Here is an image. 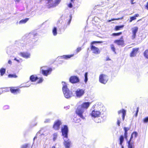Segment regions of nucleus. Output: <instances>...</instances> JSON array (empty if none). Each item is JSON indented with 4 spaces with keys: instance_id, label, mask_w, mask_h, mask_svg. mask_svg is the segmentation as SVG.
Here are the masks:
<instances>
[{
    "instance_id": "obj_1",
    "label": "nucleus",
    "mask_w": 148,
    "mask_h": 148,
    "mask_svg": "<svg viewBox=\"0 0 148 148\" xmlns=\"http://www.w3.org/2000/svg\"><path fill=\"white\" fill-rule=\"evenodd\" d=\"M130 128L129 127H123V130L124 131V137L123 135H121L120 136L119 140V144L121 146L122 148H123V147L122 145L124 141V137L126 140H127V131L129 130Z\"/></svg>"
},
{
    "instance_id": "obj_2",
    "label": "nucleus",
    "mask_w": 148,
    "mask_h": 148,
    "mask_svg": "<svg viewBox=\"0 0 148 148\" xmlns=\"http://www.w3.org/2000/svg\"><path fill=\"white\" fill-rule=\"evenodd\" d=\"M133 135H134L136 138L138 135V134L136 132H134L131 134L129 140L127 142L128 144V148H134V142L132 140L133 138Z\"/></svg>"
},
{
    "instance_id": "obj_3",
    "label": "nucleus",
    "mask_w": 148,
    "mask_h": 148,
    "mask_svg": "<svg viewBox=\"0 0 148 148\" xmlns=\"http://www.w3.org/2000/svg\"><path fill=\"white\" fill-rule=\"evenodd\" d=\"M94 109L93 110L90 115L92 117L96 118L100 117L101 115V112L97 110V107L96 105L93 106Z\"/></svg>"
},
{
    "instance_id": "obj_4",
    "label": "nucleus",
    "mask_w": 148,
    "mask_h": 148,
    "mask_svg": "<svg viewBox=\"0 0 148 148\" xmlns=\"http://www.w3.org/2000/svg\"><path fill=\"white\" fill-rule=\"evenodd\" d=\"M62 89L64 96L66 98H69L72 96V93L69 90L66 84L63 86Z\"/></svg>"
},
{
    "instance_id": "obj_5",
    "label": "nucleus",
    "mask_w": 148,
    "mask_h": 148,
    "mask_svg": "<svg viewBox=\"0 0 148 148\" xmlns=\"http://www.w3.org/2000/svg\"><path fill=\"white\" fill-rule=\"evenodd\" d=\"M61 132L62 134V136H63L64 138H68L69 129L67 125H64L61 128Z\"/></svg>"
},
{
    "instance_id": "obj_6",
    "label": "nucleus",
    "mask_w": 148,
    "mask_h": 148,
    "mask_svg": "<svg viewBox=\"0 0 148 148\" xmlns=\"http://www.w3.org/2000/svg\"><path fill=\"white\" fill-rule=\"evenodd\" d=\"M10 91V92L14 94H17L20 92V90L19 88L17 87H12L9 88H5V91Z\"/></svg>"
},
{
    "instance_id": "obj_7",
    "label": "nucleus",
    "mask_w": 148,
    "mask_h": 148,
    "mask_svg": "<svg viewBox=\"0 0 148 148\" xmlns=\"http://www.w3.org/2000/svg\"><path fill=\"white\" fill-rule=\"evenodd\" d=\"M108 80V76L103 74H101L99 77V82L101 83L105 84Z\"/></svg>"
},
{
    "instance_id": "obj_8",
    "label": "nucleus",
    "mask_w": 148,
    "mask_h": 148,
    "mask_svg": "<svg viewBox=\"0 0 148 148\" xmlns=\"http://www.w3.org/2000/svg\"><path fill=\"white\" fill-rule=\"evenodd\" d=\"M62 122L60 120L55 121L53 124V128L55 130H58L60 128V126L62 125Z\"/></svg>"
},
{
    "instance_id": "obj_9",
    "label": "nucleus",
    "mask_w": 148,
    "mask_h": 148,
    "mask_svg": "<svg viewBox=\"0 0 148 148\" xmlns=\"http://www.w3.org/2000/svg\"><path fill=\"white\" fill-rule=\"evenodd\" d=\"M84 112V110L80 107H78L75 111V113L81 118L84 119H85L83 115V113Z\"/></svg>"
},
{
    "instance_id": "obj_10",
    "label": "nucleus",
    "mask_w": 148,
    "mask_h": 148,
    "mask_svg": "<svg viewBox=\"0 0 148 148\" xmlns=\"http://www.w3.org/2000/svg\"><path fill=\"white\" fill-rule=\"evenodd\" d=\"M114 43L116 44L119 46H123L124 45V41L123 39V37L122 36L121 37L120 39L114 40Z\"/></svg>"
},
{
    "instance_id": "obj_11",
    "label": "nucleus",
    "mask_w": 148,
    "mask_h": 148,
    "mask_svg": "<svg viewBox=\"0 0 148 148\" xmlns=\"http://www.w3.org/2000/svg\"><path fill=\"white\" fill-rule=\"evenodd\" d=\"M90 49L92 53L95 54H98L100 53V50L98 48L93 45H90Z\"/></svg>"
},
{
    "instance_id": "obj_12",
    "label": "nucleus",
    "mask_w": 148,
    "mask_h": 148,
    "mask_svg": "<svg viewBox=\"0 0 148 148\" xmlns=\"http://www.w3.org/2000/svg\"><path fill=\"white\" fill-rule=\"evenodd\" d=\"M69 81L72 84L78 83L79 81V77L76 76H72L69 78Z\"/></svg>"
},
{
    "instance_id": "obj_13",
    "label": "nucleus",
    "mask_w": 148,
    "mask_h": 148,
    "mask_svg": "<svg viewBox=\"0 0 148 148\" xmlns=\"http://www.w3.org/2000/svg\"><path fill=\"white\" fill-rule=\"evenodd\" d=\"M139 47L133 48L130 52V56L131 57H135L137 54L139 52Z\"/></svg>"
},
{
    "instance_id": "obj_14",
    "label": "nucleus",
    "mask_w": 148,
    "mask_h": 148,
    "mask_svg": "<svg viewBox=\"0 0 148 148\" xmlns=\"http://www.w3.org/2000/svg\"><path fill=\"white\" fill-rule=\"evenodd\" d=\"M138 27L136 26L134 27L132 29V39H134L136 37V34L138 30Z\"/></svg>"
},
{
    "instance_id": "obj_15",
    "label": "nucleus",
    "mask_w": 148,
    "mask_h": 148,
    "mask_svg": "<svg viewBox=\"0 0 148 148\" xmlns=\"http://www.w3.org/2000/svg\"><path fill=\"white\" fill-rule=\"evenodd\" d=\"M90 103L89 102H86L83 103L80 106V108L84 110L87 109L89 106Z\"/></svg>"
},
{
    "instance_id": "obj_16",
    "label": "nucleus",
    "mask_w": 148,
    "mask_h": 148,
    "mask_svg": "<svg viewBox=\"0 0 148 148\" xmlns=\"http://www.w3.org/2000/svg\"><path fill=\"white\" fill-rule=\"evenodd\" d=\"M52 70V69L51 68H49L47 70H42V73L44 75L47 76L51 73Z\"/></svg>"
},
{
    "instance_id": "obj_17",
    "label": "nucleus",
    "mask_w": 148,
    "mask_h": 148,
    "mask_svg": "<svg viewBox=\"0 0 148 148\" xmlns=\"http://www.w3.org/2000/svg\"><path fill=\"white\" fill-rule=\"evenodd\" d=\"M84 93V91L82 89H78L76 91V95L78 97H80Z\"/></svg>"
},
{
    "instance_id": "obj_18",
    "label": "nucleus",
    "mask_w": 148,
    "mask_h": 148,
    "mask_svg": "<svg viewBox=\"0 0 148 148\" xmlns=\"http://www.w3.org/2000/svg\"><path fill=\"white\" fill-rule=\"evenodd\" d=\"M19 54L22 57L25 58H30V54L29 53L24 52H21Z\"/></svg>"
},
{
    "instance_id": "obj_19",
    "label": "nucleus",
    "mask_w": 148,
    "mask_h": 148,
    "mask_svg": "<svg viewBox=\"0 0 148 148\" xmlns=\"http://www.w3.org/2000/svg\"><path fill=\"white\" fill-rule=\"evenodd\" d=\"M118 114L119 115L121 113H122V120L123 121L125 119V116L126 114V111L124 109H122L118 112Z\"/></svg>"
},
{
    "instance_id": "obj_20",
    "label": "nucleus",
    "mask_w": 148,
    "mask_h": 148,
    "mask_svg": "<svg viewBox=\"0 0 148 148\" xmlns=\"http://www.w3.org/2000/svg\"><path fill=\"white\" fill-rule=\"evenodd\" d=\"M71 144V141L69 139L67 140H65L64 142V144L66 148H70Z\"/></svg>"
},
{
    "instance_id": "obj_21",
    "label": "nucleus",
    "mask_w": 148,
    "mask_h": 148,
    "mask_svg": "<svg viewBox=\"0 0 148 148\" xmlns=\"http://www.w3.org/2000/svg\"><path fill=\"white\" fill-rule=\"evenodd\" d=\"M139 16V15L138 14H135L134 16L130 17L129 22L130 23L133 21L136 20V17H138Z\"/></svg>"
},
{
    "instance_id": "obj_22",
    "label": "nucleus",
    "mask_w": 148,
    "mask_h": 148,
    "mask_svg": "<svg viewBox=\"0 0 148 148\" xmlns=\"http://www.w3.org/2000/svg\"><path fill=\"white\" fill-rule=\"evenodd\" d=\"M38 78L37 76H35L34 75H31L30 77V80L32 82H35L38 79Z\"/></svg>"
},
{
    "instance_id": "obj_23",
    "label": "nucleus",
    "mask_w": 148,
    "mask_h": 148,
    "mask_svg": "<svg viewBox=\"0 0 148 148\" xmlns=\"http://www.w3.org/2000/svg\"><path fill=\"white\" fill-rule=\"evenodd\" d=\"M74 56V54H72L71 55H63L62 56V58H63L65 59H68L70 58L71 57L73 56Z\"/></svg>"
},
{
    "instance_id": "obj_24",
    "label": "nucleus",
    "mask_w": 148,
    "mask_h": 148,
    "mask_svg": "<svg viewBox=\"0 0 148 148\" xmlns=\"http://www.w3.org/2000/svg\"><path fill=\"white\" fill-rule=\"evenodd\" d=\"M124 27V25H122L120 26H116L114 28V30L115 31H117L121 29Z\"/></svg>"
},
{
    "instance_id": "obj_25",
    "label": "nucleus",
    "mask_w": 148,
    "mask_h": 148,
    "mask_svg": "<svg viewBox=\"0 0 148 148\" xmlns=\"http://www.w3.org/2000/svg\"><path fill=\"white\" fill-rule=\"evenodd\" d=\"M29 20V18H26L24 19H22L20 21L19 23L20 24H24L26 23Z\"/></svg>"
},
{
    "instance_id": "obj_26",
    "label": "nucleus",
    "mask_w": 148,
    "mask_h": 148,
    "mask_svg": "<svg viewBox=\"0 0 148 148\" xmlns=\"http://www.w3.org/2000/svg\"><path fill=\"white\" fill-rule=\"evenodd\" d=\"M145 57L148 60V49L146 50L143 53Z\"/></svg>"
},
{
    "instance_id": "obj_27",
    "label": "nucleus",
    "mask_w": 148,
    "mask_h": 148,
    "mask_svg": "<svg viewBox=\"0 0 148 148\" xmlns=\"http://www.w3.org/2000/svg\"><path fill=\"white\" fill-rule=\"evenodd\" d=\"M110 47L112 50L115 53H116V49L114 45L113 44L110 45Z\"/></svg>"
},
{
    "instance_id": "obj_28",
    "label": "nucleus",
    "mask_w": 148,
    "mask_h": 148,
    "mask_svg": "<svg viewBox=\"0 0 148 148\" xmlns=\"http://www.w3.org/2000/svg\"><path fill=\"white\" fill-rule=\"evenodd\" d=\"M5 72V69L3 68H2L0 69V73L1 76H3Z\"/></svg>"
},
{
    "instance_id": "obj_29",
    "label": "nucleus",
    "mask_w": 148,
    "mask_h": 148,
    "mask_svg": "<svg viewBox=\"0 0 148 148\" xmlns=\"http://www.w3.org/2000/svg\"><path fill=\"white\" fill-rule=\"evenodd\" d=\"M57 28L56 27H53L52 30V32L53 35L54 36H56L57 34Z\"/></svg>"
},
{
    "instance_id": "obj_30",
    "label": "nucleus",
    "mask_w": 148,
    "mask_h": 148,
    "mask_svg": "<svg viewBox=\"0 0 148 148\" xmlns=\"http://www.w3.org/2000/svg\"><path fill=\"white\" fill-rule=\"evenodd\" d=\"M8 77L10 78H16L17 77V76L15 74H10L8 75Z\"/></svg>"
},
{
    "instance_id": "obj_31",
    "label": "nucleus",
    "mask_w": 148,
    "mask_h": 148,
    "mask_svg": "<svg viewBox=\"0 0 148 148\" xmlns=\"http://www.w3.org/2000/svg\"><path fill=\"white\" fill-rule=\"evenodd\" d=\"M122 34V32H120L117 33H113L112 34V36H118Z\"/></svg>"
},
{
    "instance_id": "obj_32",
    "label": "nucleus",
    "mask_w": 148,
    "mask_h": 148,
    "mask_svg": "<svg viewBox=\"0 0 148 148\" xmlns=\"http://www.w3.org/2000/svg\"><path fill=\"white\" fill-rule=\"evenodd\" d=\"M103 42V41H93L91 43L90 45H93L95 43H101Z\"/></svg>"
},
{
    "instance_id": "obj_33",
    "label": "nucleus",
    "mask_w": 148,
    "mask_h": 148,
    "mask_svg": "<svg viewBox=\"0 0 148 148\" xmlns=\"http://www.w3.org/2000/svg\"><path fill=\"white\" fill-rule=\"evenodd\" d=\"M29 144L28 143L25 144L24 145H23L21 148H28L29 147Z\"/></svg>"
},
{
    "instance_id": "obj_34",
    "label": "nucleus",
    "mask_w": 148,
    "mask_h": 148,
    "mask_svg": "<svg viewBox=\"0 0 148 148\" xmlns=\"http://www.w3.org/2000/svg\"><path fill=\"white\" fill-rule=\"evenodd\" d=\"M87 76H88V73L86 72L84 75L85 76V79L84 81L86 83V82L88 80V78H87Z\"/></svg>"
},
{
    "instance_id": "obj_35",
    "label": "nucleus",
    "mask_w": 148,
    "mask_h": 148,
    "mask_svg": "<svg viewBox=\"0 0 148 148\" xmlns=\"http://www.w3.org/2000/svg\"><path fill=\"white\" fill-rule=\"evenodd\" d=\"M143 121L144 123H148V116L144 118Z\"/></svg>"
},
{
    "instance_id": "obj_36",
    "label": "nucleus",
    "mask_w": 148,
    "mask_h": 148,
    "mask_svg": "<svg viewBox=\"0 0 148 148\" xmlns=\"http://www.w3.org/2000/svg\"><path fill=\"white\" fill-rule=\"evenodd\" d=\"M121 122V119L120 118H119L117 119V124L118 126H120Z\"/></svg>"
},
{
    "instance_id": "obj_37",
    "label": "nucleus",
    "mask_w": 148,
    "mask_h": 148,
    "mask_svg": "<svg viewBox=\"0 0 148 148\" xmlns=\"http://www.w3.org/2000/svg\"><path fill=\"white\" fill-rule=\"evenodd\" d=\"M82 50V48L81 47H78L76 50V52L77 53H78Z\"/></svg>"
},
{
    "instance_id": "obj_38",
    "label": "nucleus",
    "mask_w": 148,
    "mask_h": 148,
    "mask_svg": "<svg viewBox=\"0 0 148 148\" xmlns=\"http://www.w3.org/2000/svg\"><path fill=\"white\" fill-rule=\"evenodd\" d=\"M43 80V78L42 77H41L39 78L38 81L37 82L38 83H41Z\"/></svg>"
},
{
    "instance_id": "obj_39",
    "label": "nucleus",
    "mask_w": 148,
    "mask_h": 148,
    "mask_svg": "<svg viewBox=\"0 0 148 148\" xmlns=\"http://www.w3.org/2000/svg\"><path fill=\"white\" fill-rule=\"evenodd\" d=\"M138 111H139V108L137 107L136 109V114H135V116H136V117L137 116Z\"/></svg>"
},
{
    "instance_id": "obj_40",
    "label": "nucleus",
    "mask_w": 148,
    "mask_h": 148,
    "mask_svg": "<svg viewBox=\"0 0 148 148\" xmlns=\"http://www.w3.org/2000/svg\"><path fill=\"white\" fill-rule=\"evenodd\" d=\"M68 6L70 8H72L73 7V5L71 3H70L68 5Z\"/></svg>"
},
{
    "instance_id": "obj_41",
    "label": "nucleus",
    "mask_w": 148,
    "mask_h": 148,
    "mask_svg": "<svg viewBox=\"0 0 148 148\" xmlns=\"http://www.w3.org/2000/svg\"><path fill=\"white\" fill-rule=\"evenodd\" d=\"M54 137L53 138V140H54L56 139V137L57 136V134L56 133H55L53 135Z\"/></svg>"
},
{
    "instance_id": "obj_42",
    "label": "nucleus",
    "mask_w": 148,
    "mask_h": 148,
    "mask_svg": "<svg viewBox=\"0 0 148 148\" xmlns=\"http://www.w3.org/2000/svg\"><path fill=\"white\" fill-rule=\"evenodd\" d=\"M120 18H113L111 19V21H113L115 20H118L120 19Z\"/></svg>"
},
{
    "instance_id": "obj_43",
    "label": "nucleus",
    "mask_w": 148,
    "mask_h": 148,
    "mask_svg": "<svg viewBox=\"0 0 148 148\" xmlns=\"http://www.w3.org/2000/svg\"><path fill=\"white\" fill-rule=\"evenodd\" d=\"M145 8L148 10V1L147 3L145 5Z\"/></svg>"
},
{
    "instance_id": "obj_44",
    "label": "nucleus",
    "mask_w": 148,
    "mask_h": 148,
    "mask_svg": "<svg viewBox=\"0 0 148 148\" xmlns=\"http://www.w3.org/2000/svg\"><path fill=\"white\" fill-rule=\"evenodd\" d=\"M49 121H50L49 119H47L45 121V122L48 123V122H49Z\"/></svg>"
},
{
    "instance_id": "obj_45",
    "label": "nucleus",
    "mask_w": 148,
    "mask_h": 148,
    "mask_svg": "<svg viewBox=\"0 0 148 148\" xmlns=\"http://www.w3.org/2000/svg\"><path fill=\"white\" fill-rule=\"evenodd\" d=\"M8 63L10 64H12V62L10 60H8Z\"/></svg>"
},
{
    "instance_id": "obj_46",
    "label": "nucleus",
    "mask_w": 148,
    "mask_h": 148,
    "mask_svg": "<svg viewBox=\"0 0 148 148\" xmlns=\"http://www.w3.org/2000/svg\"><path fill=\"white\" fill-rule=\"evenodd\" d=\"M134 0H131V4H133L134 3L133 2Z\"/></svg>"
},
{
    "instance_id": "obj_47",
    "label": "nucleus",
    "mask_w": 148,
    "mask_h": 148,
    "mask_svg": "<svg viewBox=\"0 0 148 148\" xmlns=\"http://www.w3.org/2000/svg\"><path fill=\"white\" fill-rule=\"evenodd\" d=\"M110 58L109 57H107L106 58V61H108V60H110Z\"/></svg>"
},
{
    "instance_id": "obj_48",
    "label": "nucleus",
    "mask_w": 148,
    "mask_h": 148,
    "mask_svg": "<svg viewBox=\"0 0 148 148\" xmlns=\"http://www.w3.org/2000/svg\"><path fill=\"white\" fill-rule=\"evenodd\" d=\"M14 60L17 61L18 62H19V60H17L16 58H14Z\"/></svg>"
},
{
    "instance_id": "obj_49",
    "label": "nucleus",
    "mask_w": 148,
    "mask_h": 148,
    "mask_svg": "<svg viewBox=\"0 0 148 148\" xmlns=\"http://www.w3.org/2000/svg\"><path fill=\"white\" fill-rule=\"evenodd\" d=\"M75 0H71V1L72 3H74V1H75Z\"/></svg>"
},
{
    "instance_id": "obj_50",
    "label": "nucleus",
    "mask_w": 148,
    "mask_h": 148,
    "mask_svg": "<svg viewBox=\"0 0 148 148\" xmlns=\"http://www.w3.org/2000/svg\"><path fill=\"white\" fill-rule=\"evenodd\" d=\"M71 21V19H69V21L68 23V25H69L70 24V23Z\"/></svg>"
},
{
    "instance_id": "obj_51",
    "label": "nucleus",
    "mask_w": 148,
    "mask_h": 148,
    "mask_svg": "<svg viewBox=\"0 0 148 148\" xmlns=\"http://www.w3.org/2000/svg\"><path fill=\"white\" fill-rule=\"evenodd\" d=\"M20 0H15V1L18 2L20 1Z\"/></svg>"
},
{
    "instance_id": "obj_52",
    "label": "nucleus",
    "mask_w": 148,
    "mask_h": 148,
    "mask_svg": "<svg viewBox=\"0 0 148 148\" xmlns=\"http://www.w3.org/2000/svg\"><path fill=\"white\" fill-rule=\"evenodd\" d=\"M29 85L28 86H25L24 87H29Z\"/></svg>"
},
{
    "instance_id": "obj_53",
    "label": "nucleus",
    "mask_w": 148,
    "mask_h": 148,
    "mask_svg": "<svg viewBox=\"0 0 148 148\" xmlns=\"http://www.w3.org/2000/svg\"><path fill=\"white\" fill-rule=\"evenodd\" d=\"M51 148H56L55 146H53Z\"/></svg>"
},
{
    "instance_id": "obj_54",
    "label": "nucleus",
    "mask_w": 148,
    "mask_h": 148,
    "mask_svg": "<svg viewBox=\"0 0 148 148\" xmlns=\"http://www.w3.org/2000/svg\"><path fill=\"white\" fill-rule=\"evenodd\" d=\"M111 21V20H108V22H110Z\"/></svg>"
},
{
    "instance_id": "obj_55",
    "label": "nucleus",
    "mask_w": 148,
    "mask_h": 148,
    "mask_svg": "<svg viewBox=\"0 0 148 148\" xmlns=\"http://www.w3.org/2000/svg\"><path fill=\"white\" fill-rule=\"evenodd\" d=\"M140 20H141V19H139V20H138V21H140Z\"/></svg>"
}]
</instances>
